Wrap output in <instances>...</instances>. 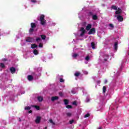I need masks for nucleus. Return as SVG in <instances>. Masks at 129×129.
Instances as JSON below:
<instances>
[{"label": "nucleus", "mask_w": 129, "mask_h": 129, "mask_svg": "<svg viewBox=\"0 0 129 129\" xmlns=\"http://www.w3.org/2000/svg\"><path fill=\"white\" fill-rule=\"evenodd\" d=\"M109 59V56L106 53H101L99 60L102 62H106Z\"/></svg>", "instance_id": "f257e3e1"}, {"label": "nucleus", "mask_w": 129, "mask_h": 129, "mask_svg": "<svg viewBox=\"0 0 129 129\" xmlns=\"http://www.w3.org/2000/svg\"><path fill=\"white\" fill-rule=\"evenodd\" d=\"M40 23L42 25V26H45L46 24V20H45V18L44 17H40Z\"/></svg>", "instance_id": "20e7f679"}, {"label": "nucleus", "mask_w": 129, "mask_h": 129, "mask_svg": "<svg viewBox=\"0 0 129 129\" xmlns=\"http://www.w3.org/2000/svg\"><path fill=\"white\" fill-rule=\"evenodd\" d=\"M59 95H60V96H63V93H62V92L59 93Z\"/></svg>", "instance_id": "49530a36"}, {"label": "nucleus", "mask_w": 129, "mask_h": 129, "mask_svg": "<svg viewBox=\"0 0 129 129\" xmlns=\"http://www.w3.org/2000/svg\"><path fill=\"white\" fill-rule=\"evenodd\" d=\"M74 75H75V76H76V77H78V76H79V75H80V73L79 72H76L75 73Z\"/></svg>", "instance_id": "4be33fe9"}, {"label": "nucleus", "mask_w": 129, "mask_h": 129, "mask_svg": "<svg viewBox=\"0 0 129 129\" xmlns=\"http://www.w3.org/2000/svg\"><path fill=\"white\" fill-rule=\"evenodd\" d=\"M121 9H120V8H118L115 14V15H118V17H121V16L120 15L121 14Z\"/></svg>", "instance_id": "423d86ee"}, {"label": "nucleus", "mask_w": 129, "mask_h": 129, "mask_svg": "<svg viewBox=\"0 0 129 129\" xmlns=\"http://www.w3.org/2000/svg\"><path fill=\"white\" fill-rule=\"evenodd\" d=\"M72 93H73V94H75V92H73V91H72Z\"/></svg>", "instance_id": "864d4df0"}, {"label": "nucleus", "mask_w": 129, "mask_h": 129, "mask_svg": "<svg viewBox=\"0 0 129 129\" xmlns=\"http://www.w3.org/2000/svg\"><path fill=\"white\" fill-rule=\"evenodd\" d=\"M80 32H81L80 36L81 37H82L85 34V30L83 27H82L80 29Z\"/></svg>", "instance_id": "0eeeda50"}, {"label": "nucleus", "mask_w": 129, "mask_h": 129, "mask_svg": "<svg viewBox=\"0 0 129 129\" xmlns=\"http://www.w3.org/2000/svg\"><path fill=\"white\" fill-rule=\"evenodd\" d=\"M41 117L40 116H37L35 119L36 123H40V122L41 121Z\"/></svg>", "instance_id": "1a4fd4ad"}, {"label": "nucleus", "mask_w": 129, "mask_h": 129, "mask_svg": "<svg viewBox=\"0 0 129 129\" xmlns=\"http://www.w3.org/2000/svg\"><path fill=\"white\" fill-rule=\"evenodd\" d=\"M40 17H45V15H43V14H41L40 15Z\"/></svg>", "instance_id": "8fccbe9b"}, {"label": "nucleus", "mask_w": 129, "mask_h": 129, "mask_svg": "<svg viewBox=\"0 0 129 129\" xmlns=\"http://www.w3.org/2000/svg\"><path fill=\"white\" fill-rule=\"evenodd\" d=\"M67 108H72V106L70 105H67L66 106Z\"/></svg>", "instance_id": "c9c22d12"}, {"label": "nucleus", "mask_w": 129, "mask_h": 129, "mask_svg": "<svg viewBox=\"0 0 129 129\" xmlns=\"http://www.w3.org/2000/svg\"><path fill=\"white\" fill-rule=\"evenodd\" d=\"M33 53L34 55H39V50L37 49H34L33 51Z\"/></svg>", "instance_id": "f8f14e48"}, {"label": "nucleus", "mask_w": 129, "mask_h": 129, "mask_svg": "<svg viewBox=\"0 0 129 129\" xmlns=\"http://www.w3.org/2000/svg\"><path fill=\"white\" fill-rule=\"evenodd\" d=\"M87 16L89 17H97L95 11H88L87 12Z\"/></svg>", "instance_id": "7ed1b4c3"}, {"label": "nucleus", "mask_w": 129, "mask_h": 129, "mask_svg": "<svg viewBox=\"0 0 129 129\" xmlns=\"http://www.w3.org/2000/svg\"><path fill=\"white\" fill-rule=\"evenodd\" d=\"M44 129H47V127H45Z\"/></svg>", "instance_id": "6e6d98bb"}, {"label": "nucleus", "mask_w": 129, "mask_h": 129, "mask_svg": "<svg viewBox=\"0 0 129 129\" xmlns=\"http://www.w3.org/2000/svg\"><path fill=\"white\" fill-rule=\"evenodd\" d=\"M27 78L29 81H33V79H34V77L32 75H29Z\"/></svg>", "instance_id": "ddd939ff"}, {"label": "nucleus", "mask_w": 129, "mask_h": 129, "mask_svg": "<svg viewBox=\"0 0 129 129\" xmlns=\"http://www.w3.org/2000/svg\"><path fill=\"white\" fill-rule=\"evenodd\" d=\"M35 41V39L31 37H27L26 38V42H29V43H33Z\"/></svg>", "instance_id": "39448f33"}, {"label": "nucleus", "mask_w": 129, "mask_h": 129, "mask_svg": "<svg viewBox=\"0 0 129 129\" xmlns=\"http://www.w3.org/2000/svg\"><path fill=\"white\" fill-rule=\"evenodd\" d=\"M59 97L58 96H54L51 97V101H55V100H58Z\"/></svg>", "instance_id": "4468645a"}, {"label": "nucleus", "mask_w": 129, "mask_h": 129, "mask_svg": "<svg viewBox=\"0 0 129 129\" xmlns=\"http://www.w3.org/2000/svg\"><path fill=\"white\" fill-rule=\"evenodd\" d=\"M111 10H114V11H117V7L116 6L112 5L111 7Z\"/></svg>", "instance_id": "a211bd4d"}, {"label": "nucleus", "mask_w": 129, "mask_h": 129, "mask_svg": "<svg viewBox=\"0 0 129 129\" xmlns=\"http://www.w3.org/2000/svg\"><path fill=\"white\" fill-rule=\"evenodd\" d=\"M83 72H84V74H86V75L88 74V72H87V71H84Z\"/></svg>", "instance_id": "79ce46f5"}, {"label": "nucleus", "mask_w": 129, "mask_h": 129, "mask_svg": "<svg viewBox=\"0 0 129 129\" xmlns=\"http://www.w3.org/2000/svg\"><path fill=\"white\" fill-rule=\"evenodd\" d=\"M117 20H118V22H122L123 18L122 17H117Z\"/></svg>", "instance_id": "f3484780"}, {"label": "nucleus", "mask_w": 129, "mask_h": 129, "mask_svg": "<svg viewBox=\"0 0 129 129\" xmlns=\"http://www.w3.org/2000/svg\"><path fill=\"white\" fill-rule=\"evenodd\" d=\"M32 4H40V1L38 0H30Z\"/></svg>", "instance_id": "9b49d317"}, {"label": "nucleus", "mask_w": 129, "mask_h": 129, "mask_svg": "<svg viewBox=\"0 0 129 129\" xmlns=\"http://www.w3.org/2000/svg\"><path fill=\"white\" fill-rule=\"evenodd\" d=\"M5 64L3 63H0V68H5ZM0 70H2V69H0Z\"/></svg>", "instance_id": "bb28decb"}, {"label": "nucleus", "mask_w": 129, "mask_h": 129, "mask_svg": "<svg viewBox=\"0 0 129 129\" xmlns=\"http://www.w3.org/2000/svg\"><path fill=\"white\" fill-rule=\"evenodd\" d=\"M60 82H64V80L62 78L60 79Z\"/></svg>", "instance_id": "a18cd8bd"}, {"label": "nucleus", "mask_w": 129, "mask_h": 129, "mask_svg": "<svg viewBox=\"0 0 129 129\" xmlns=\"http://www.w3.org/2000/svg\"><path fill=\"white\" fill-rule=\"evenodd\" d=\"M66 115H67V116H68L69 117H70L72 116V113L71 112H68V113H66Z\"/></svg>", "instance_id": "cd10ccee"}, {"label": "nucleus", "mask_w": 129, "mask_h": 129, "mask_svg": "<svg viewBox=\"0 0 129 129\" xmlns=\"http://www.w3.org/2000/svg\"><path fill=\"white\" fill-rule=\"evenodd\" d=\"M82 92L83 93V95H86L87 94V92H86V90H85L84 88H82Z\"/></svg>", "instance_id": "393cba45"}, {"label": "nucleus", "mask_w": 129, "mask_h": 129, "mask_svg": "<svg viewBox=\"0 0 129 129\" xmlns=\"http://www.w3.org/2000/svg\"><path fill=\"white\" fill-rule=\"evenodd\" d=\"M81 14H82V12H79V16H81Z\"/></svg>", "instance_id": "09e8293b"}, {"label": "nucleus", "mask_w": 129, "mask_h": 129, "mask_svg": "<svg viewBox=\"0 0 129 129\" xmlns=\"http://www.w3.org/2000/svg\"><path fill=\"white\" fill-rule=\"evenodd\" d=\"M105 83H107V80H105Z\"/></svg>", "instance_id": "603ef678"}, {"label": "nucleus", "mask_w": 129, "mask_h": 129, "mask_svg": "<svg viewBox=\"0 0 129 129\" xmlns=\"http://www.w3.org/2000/svg\"><path fill=\"white\" fill-rule=\"evenodd\" d=\"M10 71L12 74H14V73L16 72V69L15 68L12 67L10 68Z\"/></svg>", "instance_id": "dca6fc26"}, {"label": "nucleus", "mask_w": 129, "mask_h": 129, "mask_svg": "<svg viewBox=\"0 0 129 129\" xmlns=\"http://www.w3.org/2000/svg\"><path fill=\"white\" fill-rule=\"evenodd\" d=\"M72 104H73V105H77V102L76 101H74L73 102Z\"/></svg>", "instance_id": "a19ab883"}, {"label": "nucleus", "mask_w": 129, "mask_h": 129, "mask_svg": "<svg viewBox=\"0 0 129 129\" xmlns=\"http://www.w3.org/2000/svg\"><path fill=\"white\" fill-rule=\"evenodd\" d=\"M98 129H101V128H100V127H99Z\"/></svg>", "instance_id": "4d7b16f0"}, {"label": "nucleus", "mask_w": 129, "mask_h": 129, "mask_svg": "<svg viewBox=\"0 0 129 129\" xmlns=\"http://www.w3.org/2000/svg\"><path fill=\"white\" fill-rule=\"evenodd\" d=\"M25 9H27V6H25Z\"/></svg>", "instance_id": "13d9d810"}, {"label": "nucleus", "mask_w": 129, "mask_h": 129, "mask_svg": "<svg viewBox=\"0 0 129 129\" xmlns=\"http://www.w3.org/2000/svg\"><path fill=\"white\" fill-rule=\"evenodd\" d=\"M89 35H91V34H95V29L92 28L88 33Z\"/></svg>", "instance_id": "9d476101"}, {"label": "nucleus", "mask_w": 129, "mask_h": 129, "mask_svg": "<svg viewBox=\"0 0 129 129\" xmlns=\"http://www.w3.org/2000/svg\"><path fill=\"white\" fill-rule=\"evenodd\" d=\"M26 40H22L21 41V45L22 46H25V45H26Z\"/></svg>", "instance_id": "aec40b11"}, {"label": "nucleus", "mask_w": 129, "mask_h": 129, "mask_svg": "<svg viewBox=\"0 0 129 129\" xmlns=\"http://www.w3.org/2000/svg\"><path fill=\"white\" fill-rule=\"evenodd\" d=\"M117 45H118L117 42H115V43L114 44V48L116 51V50H117Z\"/></svg>", "instance_id": "b1692460"}, {"label": "nucleus", "mask_w": 129, "mask_h": 129, "mask_svg": "<svg viewBox=\"0 0 129 129\" xmlns=\"http://www.w3.org/2000/svg\"><path fill=\"white\" fill-rule=\"evenodd\" d=\"M106 91V87L104 86L103 87V93H105Z\"/></svg>", "instance_id": "7c9ffc66"}, {"label": "nucleus", "mask_w": 129, "mask_h": 129, "mask_svg": "<svg viewBox=\"0 0 129 129\" xmlns=\"http://www.w3.org/2000/svg\"><path fill=\"white\" fill-rule=\"evenodd\" d=\"M64 104L67 105L68 104V101L67 100H64Z\"/></svg>", "instance_id": "58836bf2"}, {"label": "nucleus", "mask_w": 129, "mask_h": 129, "mask_svg": "<svg viewBox=\"0 0 129 129\" xmlns=\"http://www.w3.org/2000/svg\"><path fill=\"white\" fill-rule=\"evenodd\" d=\"M89 116H90V114H89V113H87L85 115L84 117L85 118H86V117H88Z\"/></svg>", "instance_id": "72a5a7b5"}, {"label": "nucleus", "mask_w": 129, "mask_h": 129, "mask_svg": "<svg viewBox=\"0 0 129 129\" xmlns=\"http://www.w3.org/2000/svg\"><path fill=\"white\" fill-rule=\"evenodd\" d=\"M31 28L29 30V33L32 34L33 32L35 31V28L36 27V24L35 23H32L31 24Z\"/></svg>", "instance_id": "f03ea898"}, {"label": "nucleus", "mask_w": 129, "mask_h": 129, "mask_svg": "<svg viewBox=\"0 0 129 129\" xmlns=\"http://www.w3.org/2000/svg\"><path fill=\"white\" fill-rule=\"evenodd\" d=\"M41 38L42 39V40H45L46 36L44 35H41Z\"/></svg>", "instance_id": "f704fd0d"}, {"label": "nucleus", "mask_w": 129, "mask_h": 129, "mask_svg": "<svg viewBox=\"0 0 129 129\" xmlns=\"http://www.w3.org/2000/svg\"><path fill=\"white\" fill-rule=\"evenodd\" d=\"M31 48L32 49H35V48H38V45L35 44H31Z\"/></svg>", "instance_id": "412c9836"}, {"label": "nucleus", "mask_w": 129, "mask_h": 129, "mask_svg": "<svg viewBox=\"0 0 129 129\" xmlns=\"http://www.w3.org/2000/svg\"><path fill=\"white\" fill-rule=\"evenodd\" d=\"M70 124H72V123H73L74 122V120L72 119V120H70L69 121Z\"/></svg>", "instance_id": "e433bc0d"}, {"label": "nucleus", "mask_w": 129, "mask_h": 129, "mask_svg": "<svg viewBox=\"0 0 129 129\" xmlns=\"http://www.w3.org/2000/svg\"><path fill=\"white\" fill-rule=\"evenodd\" d=\"M72 57H73V58H76L77 57H78V54L73 53Z\"/></svg>", "instance_id": "a878e982"}, {"label": "nucleus", "mask_w": 129, "mask_h": 129, "mask_svg": "<svg viewBox=\"0 0 129 129\" xmlns=\"http://www.w3.org/2000/svg\"><path fill=\"white\" fill-rule=\"evenodd\" d=\"M97 84H100V81H97Z\"/></svg>", "instance_id": "de8ad7c7"}, {"label": "nucleus", "mask_w": 129, "mask_h": 129, "mask_svg": "<svg viewBox=\"0 0 129 129\" xmlns=\"http://www.w3.org/2000/svg\"><path fill=\"white\" fill-rule=\"evenodd\" d=\"M91 46L92 49H95V48L96 47V44H95V43L94 42H92L91 44Z\"/></svg>", "instance_id": "6ab92c4d"}, {"label": "nucleus", "mask_w": 129, "mask_h": 129, "mask_svg": "<svg viewBox=\"0 0 129 129\" xmlns=\"http://www.w3.org/2000/svg\"><path fill=\"white\" fill-rule=\"evenodd\" d=\"M25 110H30L31 109V107L30 106H26L25 107Z\"/></svg>", "instance_id": "2f4dec72"}, {"label": "nucleus", "mask_w": 129, "mask_h": 129, "mask_svg": "<svg viewBox=\"0 0 129 129\" xmlns=\"http://www.w3.org/2000/svg\"><path fill=\"white\" fill-rule=\"evenodd\" d=\"M39 48H43V44L40 43L39 45Z\"/></svg>", "instance_id": "ea45409f"}, {"label": "nucleus", "mask_w": 129, "mask_h": 129, "mask_svg": "<svg viewBox=\"0 0 129 129\" xmlns=\"http://www.w3.org/2000/svg\"><path fill=\"white\" fill-rule=\"evenodd\" d=\"M49 122H50V123H51L52 125H55V122L53 121V120H52V119H49Z\"/></svg>", "instance_id": "c756f323"}, {"label": "nucleus", "mask_w": 129, "mask_h": 129, "mask_svg": "<svg viewBox=\"0 0 129 129\" xmlns=\"http://www.w3.org/2000/svg\"><path fill=\"white\" fill-rule=\"evenodd\" d=\"M92 19H93V20H97V17H92Z\"/></svg>", "instance_id": "37998d69"}, {"label": "nucleus", "mask_w": 129, "mask_h": 129, "mask_svg": "<svg viewBox=\"0 0 129 129\" xmlns=\"http://www.w3.org/2000/svg\"><path fill=\"white\" fill-rule=\"evenodd\" d=\"M32 107H35V108H36V109H37V110H39L40 109V107H39V106L33 105L32 106Z\"/></svg>", "instance_id": "c85d7f7f"}, {"label": "nucleus", "mask_w": 129, "mask_h": 129, "mask_svg": "<svg viewBox=\"0 0 129 129\" xmlns=\"http://www.w3.org/2000/svg\"><path fill=\"white\" fill-rule=\"evenodd\" d=\"M37 99H38V101L41 102V101H43V97H42V96H39V97H38Z\"/></svg>", "instance_id": "5701e85b"}, {"label": "nucleus", "mask_w": 129, "mask_h": 129, "mask_svg": "<svg viewBox=\"0 0 129 129\" xmlns=\"http://www.w3.org/2000/svg\"><path fill=\"white\" fill-rule=\"evenodd\" d=\"M40 40H41V38H37L36 39L37 42H39V41H40Z\"/></svg>", "instance_id": "c03bdc74"}, {"label": "nucleus", "mask_w": 129, "mask_h": 129, "mask_svg": "<svg viewBox=\"0 0 129 129\" xmlns=\"http://www.w3.org/2000/svg\"><path fill=\"white\" fill-rule=\"evenodd\" d=\"M116 102H117V99H116Z\"/></svg>", "instance_id": "5fc2aeb1"}, {"label": "nucleus", "mask_w": 129, "mask_h": 129, "mask_svg": "<svg viewBox=\"0 0 129 129\" xmlns=\"http://www.w3.org/2000/svg\"><path fill=\"white\" fill-rule=\"evenodd\" d=\"M109 26V27H110V28H111V29H113L114 28L113 25H112V24H110Z\"/></svg>", "instance_id": "4c0bfd02"}, {"label": "nucleus", "mask_w": 129, "mask_h": 129, "mask_svg": "<svg viewBox=\"0 0 129 129\" xmlns=\"http://www.w3.org/2000/svg\"><path fill=\"white\" fill-rule=\"evenodd\" d=\"M90 101V99L89 98V97H87L86 99V102H89Z\"/></svg>", "instance_id": "473e14b6"}, {"label": "nucleus", "mask_w": 129, "mask_h": 129, "mask_svg": "<svg viewBox=\"0 0 129 129\" xmlns=\"http://www.w3.org/2000/svg\"><path fill=\"white\" fill-rule=\"evenodd\" d=\"M29 113H32V110H30V111H29Z\"/></svg>", "instance_id": "3c124183"}, {"label": "nucleus", "mask_w": 129, "mask_h": 129, "mask_svg": "<svg viewBox=\"0 0 129 129\" xmlns=\"http://www.w3.org/2000/svg\"><path fill=\"white\" fill-rule=\"evenodd\" d=\"M85 64H88V62H89L90 60V57H89V56L87 55V56L85 57Z\"/></svg>", "instance_id": "6e6552de"}, {"label": "nucleus", "mask_w": 129, "mask_h": 129, "mask_svg": "<svg viewBox=\"0 0 129 129\" xmlns=\"http://www.w3.org/2000/svg\"><path fill=\"white\" fill-rule=\"evenodd\" d=\"M91 27H92L91 24H88V25L86 27V30H87V31H89V30L91 29Z\"/></svg>", "instance_id": "2eb2a0df"}]
</instances>
